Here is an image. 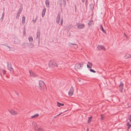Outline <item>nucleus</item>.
Returning <instances> with one entry per match:
<instances>
[{
	"label": "nucleus",
	"instance_id": "f257e3e1",
	"mask_svg": "<svg viewBox=\"0 0 131 131\" xmlns=\"http://www.w3.org/2000/svg\"><path fill=\"white\" fill-rule=\"evenodd\" d=\"M46 88V85L44 82L41 80L38 81V89L41 91H44Z\"/></svg>",
	"mask_w": 131,
	"mask_h": 131
},
{
	"label": "nucleus",
	"instance_id": "f03ea898",
	"mask_svg": "<svg viewBox=\"0 0 131 131\" xmlns=\"http://www.w3.org/2000/svg\"><path fill=\"white\" fill-rule=\"evenodd\" d=\"M49 67L52 69H54L58 67V64L53 60H50L48 63Z\"/></svg>",
	"mask_w": 131,
	"mask_h": 131
},
{
	"label": "nucleus",
	"instance_id": "7ed1b4c3",
	"mask_svg": "<svg viewBox=\"0 0 131 131\" xmlns=\"http://www.w3.org/2000/svg\"><path fill=\"white\" fill-rule=\"evenodd\" d=\"M32 127L35 130L37 131H40V127L36 122H33L32 123Z\"/></svg>",
	"mask_w": 131,
	"mask_h": 131
},
{
	"label": "nucleus",
	"instance_id": "20e7f679",
	"mask_svg": "<svg viewBox=\"0 0 131 131\" xmlns=\"http://www.w3.org/2000/svg\"><path fill=\"white\" fill-rule=\"evenodd\" d=\"M8 111L10 114L13 116L16 115L18 114L17 111L12 108L9 109Z\"/></svg>",
	"mask_w": 131,
	"mask_h": 131
},
{
	"label": "nucleus",
	"instance_id": "39448f33",
	"mask_svg": "<svg viewBox=\"0 0 131 131\" xmlns=\"http://www.w3.org/2000/svg\"><path fill=\"white\" fill-rule=\"evenodd\" d=\"M74 91V88L73 86H71L69 88L68 91V95L71 96L73 95Z\"/></svg>",
	"mask_w": 131,
	"mask_h": 131
},
{
	"label": "nucleus",
	"instance_id": "423d86ee",
	"mask_svg": "<svg viewBox=\"0 0 131 131\" xmlns=\"http://www.w3.org/2000/svg\"><path fill=\"white\" fill-rule=\"evenodd\" d=\"M60 20L61 25H62L63 24V19L62 18H60V15H58L56 18L57 22L59 23Z\"/></svg>",
	"mask_w": 131,
	"mask_h": 131
},
{
	"label": "nucleus",
	"instance_id": "0eeeda50",
	"mask_svg": "<svg viewBox=\"0 0 131 131\" xmlns=\"http://www.w3.org/2000/svg\"><path fill=\"white\" fill-rule=\"evenodd\" d=\"M29 75L31 77L35 78L37 77L38 76V75L32 71H29Z\"/></svg>",
	"mask_w": 131,
	"mask_h": 131
},
{
	"label": "nucleus",
	"instance_id": "6e6552de",
	"mask_svg": "<svg viewBox=\"0 0 131 131\" xmlns=\"http://www.w3.org/2000/svg\"><path fill=\"white\" fill-rule=\"evenodd\" d=\"M83 64L82 63H77L75 65V69L77 70H78L81 68L82 66L83 65Z\"/></svg>",
	"mask_w": 131,
	"mask_h": 131
},
{
	"label": "nucleus",
	"instance_id": "1a4fd4ad",
	"mask_svg": "<svg viewBox=\"0 0 131 131\" xmlns=\"http://www.w3.org/2000/svg\"><path fill=\"white\" fill-rule=\"evenodd\" d=\"M8 69L9 70L10 72L11 73H13L14 72V70L12 67L11 64H9L7 65Z\"/></svg>",
	"mask_w": 131,
	"mask_h": 131
},
{
	"label": "nucleus",
	"instance_id": "9d476101",
	"mask_svg": "<svg viewBox=\"0 0 131 131\" xmlns=\"http://www.w3.org/2000/svg\"><path fill=\"white\" fill-rule=\"evenodd\" d=\"M97 48L99 50H105L104 47L103 46L101 45H98L97 47Z\"/></svg>",
	"mask_w": 131,
	"mask_h": 131
},
{
	"label": "nucleus",
	"instance_id": "9b49d317",
	"mask_svg": "<svg viewBox=\"0 0 131 131\" xmlns=\"http://www.w3.org/2000/svg\"><path fill=\"white\" fill-rule=\"evenodd\" d=\"M78 28L79 29H82L85 26L83 24L78 23L77 24Z\"/></svg>",
	"mask_w": 131,
	"mask_h": 131
},
{
	"label": "nucleus",
	"instance_id": "f8f14e48",
	"mask_svg": "<svg viewBox=\"0 0 131 131\" xmlns=\"http://www.w3.org/2000/svg\"><path fill=\"white\" fill-rule=\"evenodd\" d=\"M93 66L92 63L89 62H88L87 65V67L88 68H91Z\"/></svg>",
	"mask_w": 131,
	"mask_h": 131
},
{
	"label": "nucleus",
	"instance_id": "ddd939ff",
	"mask_svg": "<svg viewBox=\"0 0 131 131\" xmlns=\"http://www.w3.org/2000/svg\"><path fill=\"white\" fill-rule=\"evenodd\" d=\"M73 46V47L75 49H76L78 48V45L76 44H73L71 43H69V46Z\"/></svg>",
	"mask_w": 131,
	"mask_h": 131
},
{
	"label": "nucleus",
	"instance_id": "4468645a",
	"mask_svg": "<svg viewBox=\"0 0 131 131\" xmlns=\"http://www.w3.org/2000/svg\"><path fill=\"white\" fill-rule=\"evenodd\" d=\"M126 125L127 126V130L128 131L131 127V124L129 122H127L126 123Z\"/></svg>",
	"mask_w": 131,
	"mask_h": 131
},
{
	"label": "nucleus",
	"instance_id": "2eb2a0df",
	"mask_svg": "<svg viewBox=\"0 0 131 131\" xmlns=\"http://www.w3.org/2000/svg\"><path fill=\"white\" fill-rule=\"evenodd\" d=\"M123 83H121L119 86V87L120 89V90L121 92H122V91L123 90Z\"/></svg>",
	"mask_w": 131,
	"mask_h": 131
},
{
	"label": "nucleus",
	"instance_id": "dca6fc26",
	"mask_svg": "<svg viewBox=\"0 0 131 131\" xmlns=\"http://www.w3.org/2000/svg\"><path fill=\"white\" fill-rule=\"evenodd\" d=\"M131 57V55L128 53H126V54L124 56V57L126 59L129 58H130Z\"/></svg>",
	"mask_w": 131,
	"mask_h": 131
},
{
	"label": "nucleus",
	"instance_id": "f3484780",
	"mask_svg": "<svg viewBox=\"0 0 131 131\" xmlns=\"http://www.w3.org/2000/svg\"><path fill=\"white\" fill-rule=\"evenodd\" d=\"M64 106V104L63 103H61L58 102H57V106L58 107H60L61 106Z\"/></svg>",
	"mask_w": 131,
	"mask_h": 131
},
{
	"label": "nucleus",
	"instance_id": "a211bd4d",
	"mask_svg": "<svg viewBox=\"0 0 131 131\" xmlns=\"http://www.w3.org/2000/svg\"><path fill=\"white\" fill-rule=\"evenodd\" d=\"M92 117H89L88 120V123L89 124H90V122H91V121H92Z\"/></svg>",
	"mask_w": 131,
	"mask_h": 131
},
{
	"label": "nucleus",
	"instance_id": "6ab92c4d",
	"mask_svg": "<svg viewBox=\"0 0 131 131\" xmlns=\"http://www.w3.org/2000/svg\"><path fill=\"white\" fill-rule=\"evenodd\" d=\"M46 12V9L44 8L43 10L42 13V16L43 17L44 16Z\"/></svg>",
	"mask_w": 131,
	"mask_h": 131
},
{
	"label": "nucleus",
	"instance_id": "aec40b11",
	"mask_svg": "<svg viewBox=\"0 0 131 131\" xmlns=\"http://www.w3.org/2000/svg\"><path fill=\"white\" fill-rule=\"evenodd\" d=\"M46 6L47 7H49V2L48 1H46Z\"/></svg>",
	"mask_w": 131,
	"mask_h": 131
},
{
	"label": "nucleus",
	"instance_id": "412c9836",
	"mask_svg": "<svg viewBox=\"0 0 131 131\" xmlns=\"http://www.w3.org/2000/svg\"><path fill=\"white\" fill-rule=\"evenodd\" d=\"M38 115H39L38 114H35L34 115L32 116H31V118H34L38 117Z\"/></svg>",
	"mask_w": 131,
	"mask_h": 131
},
{
	"label": "nucleus",
	"instance_id": "4be33fe9",
	"mask_svg": "<svg viewBox=\"0 0 131 131\" xmlns=\"http://www.w3.org/2000/svg\"><path fill=\"white\" fill-rule=\"evenodd\" d=\"M93 24V21L91 20L88 23V25L89 26H91Z\"/></svg>",
	"mask_w": 131,
	"mask_h": 131
},
{
	"label": "nucleus",
	"instance_id": "5701e85b",
	"mask_svg": "<svg viewBox=\"0 0 131 131\" xmlns=\"http://www.w3.org/2000/svg\"><path fill=\"white\" fill-rule=\"evenodd\" d=\"M101 30H102V31L104 33H106V32L105 31L104 29H103V27L102 26H101Z\"/></svg>",
	"mask_w": 131,
	"mask_h": 131
},
{
	"label": "nucleus",
	"instance_id": "b1692460",
	"mask_svg": "<svg viewBox=\"0 0 131 131\" xmlns=\"http://www.w3.org/2000/svg\"><path fill=\"white\" fill-rule=\"evenodd\" d=\"M25 17H23L22 18V23L24 24L25 23Z\"/></svg>",
	"mask_w": 131,
	"mask_h": 131
},
{
	"label": "nucleus",
	"instance_id": "393cba45",
	"mask_svg": "<svg viewBox=\"0 0 131 131\" xmlns=\"http://www.w3.org/2000/svg\"><path fill=\"white\" fill-rule=\"evenodd\" d=\"M29 41H31V42L33 40L32 38L31 37H30L29 38Z\"/></svg>",
	"mask_w": 131,
	"mask_h": 131
},
{
	"label": "nucleus",
	"instance_id": "a878e982",
	"mask_svg": "<svg viewBox=\"0 0 131 131\" xmlns=\"http://www.w3.org/2000/svg\"><path fill=\"white\" fill-rule=\"evenodd\" d=\"M90 71L91 72H93V73H95L96 72L95 71H94L92 69H90Z\"/></svg>",
	"mask_w": 131,
	"mask_h": 131
},
{
	"label": "nucleus",
	"instance_id": "bb28decb",
	"mask_svg": "<svg viewBox=\"0 0 131 131\" xmlns=\"http://www.w3.org/2000/svg\"><path fill=\"white\" fill-rule=\"evenodd\" d=\"M128 119L131 123V114L129 116L128 118Z\"/></svg>",
	"mask_w": 131,
	"mask_h": 131
},
{
	"label": "nucleus",
	"instance_id": "cd10ccee",
	"mask_svg": "<svg viewBox=\"0 0 131 131\" xmlns=\"http://www.w3.org/2000/svg\"><path fill=\"white\" fill-rule=\"evenodd\" d=\"M101 119L102 120H103L104 119V116L103 115H101Z\"/></svg>",
	"mask_w": 131,
	"mask_h": 131
},
{
	"label": "nucleus",
	"instance_id": "c85d7f7f",
	"mask_svg": "<svg viewBox=\"0 0 131 131\" xmlns=\"http://www.w3.org/2000/svg\"><path fill=\"white\" fill-rule=\"evenodd\" d=\"M62 113H60L58 115V116H59Z\"/></svg>",
	"mask_w": 131,
	"mask_h": 131
},
{
	"label": "nucleus",
	"instance_id": "c756f323",
	"mask_svg": "<svg viewBox=\"0 0 131 131\" xmlns=\"http://www.w3.org/2000/svg\"><path fill=\"white\" fill-rule=\"evenodd\" d=\"M62 113H60L58 115V116H59Z\"/></svg>",
	"mask_w": 131,
	"mask_h": 131
},
{
	"label": "nucleus",
	"instance_id": "7c9ffc66",
	"mask_svg": "<svg viewBox=\"0 0 131 131\" xmlns=\"http://www.w3.org/2000/svg\"><path fill=\"white\" fill-rule=\"evenodd\" d=\"M88 130H89L88 129V128L87 129L86 131H88Z\"/></svg>",
	"mask_w": 131,
	"mask_h": 131
},
{
	"label": "nucleus",
	"instance_id": "2f4dec72",
	"mask_svg": "<svg viewBox=\"0 0 131 131\" xmlns=\"http://www.w3.org/2000/svg\"><path fill=\"white\" fill-rule=\"evenodd\" d=\"M82 2H84V0H82Z\"/></svg>",
	"mask_w": 131,
	"mask_h": 131
},
{
	"label": "nucleus",
	"instance_id": "473e14b6",
	"mask_svg": "<svg viewBox=\"0 0 131 131\" xmlns=\"http://www.w3.org/2000/svg\"><path fill=\"white\" fill-rule=\"evenodd\" d=\"M62 1H63V2L65 3V1H64L62 0Z\"/></svg>",
	"mask_w": 131,
	"mask_h": 131
}]
</instances>
